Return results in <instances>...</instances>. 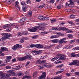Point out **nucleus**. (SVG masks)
Returning <instances> with one entry per match:
<instances>
[{
  "mask_svg": "<svg viewBox=\"0 0 79 79\" xmlns=\"http://www.w3.org/2000/svg\"><path fill=\"white\" fill-rule=\"evenodd\" d=\"M71 56L72 57H76L77 55L75 53L73 52L71 54Z\"/></svg>",
  "mask_w": 79,
  "mask_h": 79,
  "instance_id": "nucleus-20",
  "label": "nucleus"
},
{
  "mask_svg": "<svg viewBox=\"0 0 79 79\" xmlns=\"http://www.w3.org/2000/svg\"><path fill=\"white\" fill-rule=\"evenodd\" d=\"M68 23H69L70 24H73V22L70 21L69 22V21H68Z\"/></svg>",
  "mask_w": 79,
  "mask_h": 79,
  "instance_id": "nucleus-52",
  "label": "nucleus"
},
{
  "mask_svg": "<svg viewBox=\"0 0 79 79\" xmlns=\"http://www.w3.org/2000/svg\"><path fill=\"white\" fill-rule=\"evenodd\" d=\"M76 16L74 15H70V18H75Z\"/></svg>",
  "mask_w": 79,
  "mask_h": 79,
  "instance_id": "nucleus-31",
  "label": "nucleus"
},
{
  "mask_svg": "<svg viewBox=\"0 0 79 79\" xmlns=\"http://www.w3.org/2000/svg\"><path fill=\"white\" fill-rule=\"evenodd\" d=\"M68 36L69 38H73V36L72 35L70 34H68Z\"/></svg>",
  "mask_w": 79,
  "mask_h": 79,
  "instance_id": "nucleus-32",
  "label": "nucleus"
},
{
  "mask_svg": "<svg viewBox=\"0 0 79 79\" xmlns=\"http://www.w3.org/2000/svg\"><path fill=\"white\" fill-rule=\"evenodd\" d=\"M58 56H59V57L58 59L59 60H66V56L60 54H58Z\"/></svg>",
  "mask_w": 79,
  "mask_h": 79,
  "instance_id": "nucleus-2",
  "label": "nucleus"
},
{
  "mask_svg": "<svg viewBox=\"0 0 79 79\" xmlns=\"http://www.w3.org/2000/svg\"><path fill=\"white\" fill-rule=\"evenodd\" d=\"M55 30H60V31H68V29L66 27H60L59 28L58 27H56L54 28Z\"/></svg>",
  "mask_w": 79,
  "mask_h": 79,
  "instance_id": "nucleus-3",
  "label": "nucleus"
},
{
  "mask_svg": "<svg viewBox=\"0 0 79 79\" xmlns=\"http://www.w3.org/2000/svg\"><path fill=\"white\" fill-rule=\"evenodd\" d=\"M66 47L67 49H69V48H72V46H66Z\"/></svg>",
  "mask_w": 79,
  "mask_h": 79,
  "instance_id": "nucleus-33",
  "label": "nucleus"
},
{
  "mask_svg": "<svg viewBox=\"0 0 79 79\" xmlns=\"http://www.w3.org/2000/svg\"><path fill=\"white\" fill-rule=\"evenodd\" d=\"M41 76L45 79V77H46V73L45 72H43Z\"/></svg>",
  "mask_w": 79,
  "mask_h": 79,
  "instance_id": "nucleus-21",
  "label": "nucleus"
},
{
  "mask_svg": "<svg viewBox=\"0 0 79 79\" xmlns=\"http://www.w3.org/2000/svg\"><path fill=\"white\" fill-rule=\"evenodd\" d=\"M66 40V38H63L59 40V44H65L67 43V41H65Z\"/></svg>",
  "mask_w": 79,
  "mask_h": 79,
  "instance_id": "nucleus-4",
  "label": "nucleus"
},
{
  "mask_svg": "<svg viewBox=\"0 0 79 79\" xmlns=\"http://www.w3.org/2000/svg\"><path fill=\"white\" fill-rule=\"evenodd\" d=\"M1 50H0L1 52H3V51H8V49L7 48L5 47H1Z\"/></svg>",
  "mask_w": 79,
  "mask_h": 79,
  "instance_id": "nucleus-12",
  "label": "nucleus"
},
{
  "mask_svg": "<svg viewBox=\"0 0 79 79\" xmlns=\"http://www.w3.org/2000/svg\"><path fill=\"white\" fill-rule=\"evenodd\" d=\"M38 18L39 19L42 20L44 19V17L42 16H38Z\"/></svg>",
  "mask_w": 79,
  "mask_h": 79,
  "instance_id": "nucleus-22",
  "label": "nucleus"
},
{
  "mask_svg": "<svg viewBox=\"0 0 79 79\" xmlns=\"http://www.w3.org/2000/svg\"><path fill=\"white\" fill-rule=\"evenodd\" d=\"M26 19L25 17H23L22 19H20L19 21V23H23L25 21V20Z\"/></svg>",
  "mask_w": 79,
  "mask_h": 79,
  "instance_id": "nucleus-14",
  "label": "nucleus"
},
{
  "mask_svg": "<svg viewBox=\"0 0 79 79\" xmlns=\"http://www.w3.org/2000/svg\"><path fill=\"white\" fill-rule=\"evenodd\" d=\"M22 45H19V44H16L14 47H13L12 48V49L13 50H16L17 49H18V48H21L22 47Z\"/></svg>",
  "mask_w": 79,
  "mask_h": 79,
  "instance_id": "nucleus-6",
  "label": "nucleus"
},
{
  "mask_svg": "<svg viewBox=\"0 0 79 79\" xmlns=\"http://www.w3.org/2000/svg\"><path fill=\"white\" fill-rule=\"evenodd\" d=\"M17 74L18 76H22L24 75V73L22 72H20L17 73Z\"/></svg>",
  "mask_w": 79,
  "mask_h": 79,
  "instance_id": "nucleus-17",
  "label": "nucleus"
},
{
  "mask_svg": "<svg viewBox=\"0 0 79 79\" xmlns=\"http://www.w3.org/2000/svg\"><path fill=\"white\" fill-rule=\"evenodd\" d=\"M46 62V60H43L42 61L40 60H39L37 61V64H43V65H45V63Z\"/></svg>",
  "mask_w": 79,
  "mask_h": 79,
  "instance_id": "nucleus-7",
  "label": "nucleus"
},
{
  "mask_svg": "<svg viewBox=\"0 0 79 79\" xmlns=\"http://www.w3.org/2000/svg\"><path fill=\"white\" fill-rule=\"evenodd\" d=\"M11 56H7V60H10V59H11Z\"/></svg>",
  "mask_w": 79,
  "mask_h": 79,
  "instance_id": "nucleus-39",
  "label": "nucleus"
},
{
  "mask_svg": "<svg viewBox=\"0 0 79 79\" xmlns=\"http://www.w3.org/2000/svg\"><path fill=\"white\" fill-rule=\"evenodd\" d=\"M27 4H29L31 3V1H30V0H28L27 1Z\"/></svg>",
  "mask_w": 79,
  "mask_h": 79,
  "instance_id": "nucleus-51",
  "label": "nucleus"
},
{
  "mask_svg": "<svg viewBox=\"0 0 79 79\" xmlns=\"http://www.w3.org/2000/svg\"><path fill=\"white\" fill-rule=\"evenodd\" d=\"M23 34L24 35H27V31H25L23 32Z\"/></svg>",
  "mask_w": 79,
  "mask_h": 79,
  "instance_id": "nucleus-61",
  "label": "nucleus"
},
{
  "mask_svg": "<svg viewBox=\"0 0 79 79\" xmlns=\"http://www.w3.org/2000/svg\"><path fill=\"white\" fill-rule=\"evenodd\" d=\"M21 4L22 5H23L24 6V5H26V4L24 2H21Z\"/></svg>",
  "mask_w": 79,
  "mask_h": 79,
  "instance_id": "nucleus-44",
  "label": "nucleus"
},
{
  "mask_svg": "<svg viewBox=\"0 0 79 79\" xmlns=\"http://www.w3.org/2000/svg\"><path fill=\"white\" fill-rule=\"evenodd\" d=\"M45 23H42L39 26H36L33 27L32 28L28 29V31H30V32H36V31H37V29H38L39 30L44 29V26H45Z\"/></svg>",
  "mask_w": 79,
  "mask_h": 79,
  "instance_id": "nucleus-1",
  "label": "nucleus"
},
{
  "mask_svg": "<svg viewBox=\"0 0 79 79\" xmlns=\"http://www.w3.org/2000/svg\"><path fill=\"white\" fill-rule=\"evenodd\" d=\"M13 24L11 23L9 25L8 24H6L2 26V27H3L4 28V29H5L6 28H7L8 27H11V26H13Z\"/></svg>",
  "mask_w": 79,
  "mask_h": 79,
  "instance_id": "nucleus-10",
  "label": "nucleus"
},
{
  "mask_svg": "<svg viewBox=\"0 0 79 79\" xmlns=\"http://www.w3.org/2000/svg\"><path fill=\"white\" fill-rule=\"evenodd\" d=\"M45 6H44V5H41L38 7V8H43V7H44Z\"/></svg>",
  "mask_w": 79,
  "mask_h": 79,
  "instance_id": "nucleus-45",
  "label": "nucleus"
},
{
  "mask_svg": "<svg viewBox=\"0 0 79 79\" xmlns=\"http://www.w3.org/2000/svg\"><path fill=\"white\" fill-rule=\"evenodd\" d=\"M60 46L58 45L57 46V47H56V49H58V48H60Z\"/></svg>",
  "mask_w": 79,
  "mask_h": 79,
  "instance_id": "nucleus-49",
  "label": "nucleus"
},
{
  "mask_svg": "<svg viewBox=\"0 0 79 79\" xmlns=\"http://www.w3.org/2000/svg\"><path fill=\"white\" fill-rule=\"evenodd\" d=\"M25 78H26V79H29L31 78V76H26L25 77Z\"/></svg>",
  "mask_w": 79,
  "mask_h": 79,
  "instance_id": "nucleus-46",
  "label": "nucleus"
},
{
  "mask_svg": "<svg viewBox=\"0 0 79 79\" xmlns=\"http://www.w3.org/2000/svg\"><path fill=\"white\" fill-rule=\"evenodd\" d=\"M27 58L29 59V60H31L32 59V56L29 55L27 57Z\"/></svg>",
  "mask_w": 79,
  "mask_h": 79,
  "instance_id": "nucleus-37",
  "label": "nucleus"
},
{
  "mask_svg": "<svg viewBox=\"0 0 79 79\" xmlns=\"http://www.w3.org/2000/svg\"><path fill=\"white\" fill-rule=\"evenodd\" d=\"M63 71H59L58 72H56V74H60V73H63Z\"/></svg>",
  "mask_w": 79,
  "mask_h": 79,
  "instance_id": "nucleus-36",
  "label": "nucleus"
},
{
  "mask_svg": "<svg viewBox=\"0 0 79 79\" xmlns=\"http://www.w3.org/2000/svg\"><path fill=\"white\" fill-rule=\"evenodd\" d=\"M72 5H73V4H71L70 3L69 4H68V6H70V8H71V6Z\"/></svg>",
  "mask_w": 79,
  "mask_h": 79,
  "instance_id": "nucleus-59",
  "label": "nucleus"
},
{
  "mask_svg": "<svg viewBox=\"0 0 79 79\" xmlns=\"http://www.w3.org/2000/svg\"><path fill=\"white\" fill-rule=\"evenodd\" d=\"M29 47H31V48H32L33 47H35V45L31 44V45H30L29 46Z\"/></svg>",
  "mask_w": 79,
  "mask_h": 79,
  "instance_id": "nucleus-48",
  "label": "nucleus"
},
{
  "mask_svg": "<svg viewBox=\"0 0 79 79\" xmlns=\"http://www.w3.org/2000/svg\"><path fill=\"white\" fill-rule=\"evenodd\" d=\"M43 47L44 46H43V45L40 44H39L38 48H43Z\"/></svg>",
  "mask_w": 79,
  "mask_h": 79,
  "instance_id": "nucleus-43",
  "label": "nucleus"
},
{
  "mask_svg": "<svg viewBox=\"0 0 79 79\" xmlns=\"http://www.w3.org/2000/svg\"><path fill=\"white\" fill-rule=\"evenodd\" d=\"M74 64V65H75V66H79V63L77 60H75L73 61L72 63H70L69 64V65H70L71 66Z\"/></svg>",
  "mask_w": 79,
  "mask_h": 79,
  "instance_id": "nucleus-5",
  "label": "nucleus"
},
{
  "mask_svg": "<svg viewBox=\"0 0 79 79\" xmlns=\"http://www.w3.org/2000/svg\"><path fill=\"white\" fill-rule=\"evenodd\" d=\"M2 35L5 37H11V36H12V34H10L8 35V33H2Z\"/></svg>",
  "mask_w": 79,
  "mask_h": 79,
  "instance_id": "nucleus-8",
  "label": "nucleus"
},
{
  "mask_svg": "<svg viewBox=\"0 0 79 79\" xmlns=\"http://www.w3.org/2000/svg\"><path fill=\"white\" fill-rule=\"evenodd\" d=\"M41 34H47V33L45 31H44V32H42L41 33Z\"/></svg>",
  "mask_w": 79,
  "mask_h": 79,
  "instance_id": "nucleus-55",
  "label": "nucleus"
},
{
  "mask_svg": "<svg viewBox=\"0 0 79 79\" xmlns=\"http://www.w3.org/2000/svg\"><path fill=\"white\" fill-rule=\"evenodd\" d=\"M27 8V6H24L22 7V10L23 11H26V9Z\"/></svg>",
  "mask_w": 79,
  "mask_h": 79,
  "instance_id": "nucleus-16",
  "label": "nucleus"
},
{
  "mask_svg": "<svg viewBox=\"0 0 79 79\" xmlns=\"http://www.w3.org/2000/svg\"><path fill=\"white\" fill-rule=\"evenodd\" d=\"M49 17H45L43 19H44L45 21H48V20L49 19Z\"/></svg>",
  "mask_w": 79,
  "mask_h": 79,
  "instance_id": "nucleus-28",
  "label": "nucleus"
},
{
  "mask_svg": "<svg viewBox=\"0 0 79 79\" xmlns=\"http://www.w3.org/2000/svg\"><path fill=\"white\" fill-rule=\"evenodd\" d=\"M76 48L77 49V50H79V47H76Z\"/></svg>",
  "mask_w": 79,
  "mask_h": 79,
  "instance_id": "nucleus-63",
  "label": "nucleus"
},
{
  "mask_svg": "<svg viewBox=\"0 0 79 79\" xmlns=\"http://www.w3.org/2000/svg\"><path fill=\"white\" fill-rule=\"evenodd\" d=\"M52 41L53 43H57V42H59V40H52Z\"/></svg>",
  "mask_w": 79,
  "mask_h": 79,
  "instance_id": "nucleus-24",
  "label": "nucleus"
},
{
  "mask_svg": "<svg viewBox=\"0 0 79 79\" xmlns=\"http://www.w3.org/2000/svg\"><path fill=\"white\" fill-rule=\"evenodd\" d=\"M75 74L76 75H77V76H79V72H77L75 73Z\"/></svg>",
  "mask_w": 79,
  "mask_h": 79,
  "instance_id": "nucleus-53",
  "label": "nucleus"
},
{
  "mask_svg": "<svg viewBox=\"0 0 79 79\" xmlns=\"http://www.w3.org/2000/svg\"><path fill=\"white\" fill-rule=\"evenodd\" d=\"M38 73L37 72H35L33 73V77H36L37 76V74Z\"/></svg>",
  "mask_w": 79,
  "mask_h": 79,
  "instance_id": "nucleus-18",
  "label": "nucleus"
},
{
  "mask_svg": "<svg viewBox=\"0 0 79 79\" xmlns=\"http://www.w3.org/2000/svg\"><path fill=\"white\" fill-rule=\"evenodd\" d=\"M37 37V36L35 35V36H32L31 38L33 39H36Z\"/></svg>",
  "mask_w": 79,
  "mask_h": 79,
  "instance_id": "nucleus-42",
  "label": "nucleus"
},
{
  "mask_svg": "<svg viewBox=\"0 0 79 79\" xmlns=\"http://www.w3.org/2000/svg\"><path fill=\"white\" fill-rule=\"evenodd\" d=\"M51 23H55L56 21V19H52L51 20Z\"/></svg>",
  "mask_w": 79,
  "mask_h": 79,
  "instance_id": "nucleus-30",
  "label": "nucleus"
},
{
  "mask_svg": "<svg viewBox=\"0 0 79 79\" xmlns=\"http://www.w3.org/2000/svg\"><path fill=\"white\" fill-rule=\"evenodd\" d=\"M16 62V59L14 58L12 60V63H14V62Z\"/></svg>",
  "mask_w": 79,
  "mask_h": 79,
  "instance_id": "nucleus-40",
  "label": "nucleus"
},
{
  "mask_svg": "<svg viewBox=\"0 0 79 79\" xmlns=\"http://www.w3.org/2000/svg\"><path fill=\"white\" fill-rule=\"evenodd\" d=\"M58 54H57L56 55V57L54 58L55 60H57V59H58V58H59V56H58Z\"/></svg>",
  "mask_w": 79,
  "mask_h": 79,
  "instance_id": "nucleus-41",
  "label": "nucleus"
},
{
  "mask_svg": "<svg viewBox=\"0 0 79 79\" xmlns=\"http://www.w3.org/2000/svg\"><path fill=\"white\" fill-rule=\"evenodd\" d=\"M75 42V40H71L70 42V43L71 44H73V42Z\"/></svg>",
  "mask_w": 79,
  "mask_h": 79,
  "instance_id": "nucleus-54",
  "label": "nucleus"
},
{
  "mask_svg": "<svg viewBox=\"0 0 79 79\" xmlns=\"http://www.w3.org/2000/svg\"><path fill=\"white\" fill-rule=\"evenodd\" d=\"M61 79V77H56L52 78V79Z\"/></svg>",
  "mask_w": 79,
  "mask_h": 79,
  "instance_id": "nucleus-34",
  "label": "nucleus"
},
{
  "mask_svg": "<svg viewBox=\"0 0 79 79\" xmlns=\"http://www.w3.org/2000/svg\"><path fill=\"white\" fill-rule=\"evenodd\" d=\"M2 52L1 50H0V56H4V55H5V54L3 53L2 52Z\"/></svg>",
  "mask_w": 79,
  "mask_h": 79,
  "instance_id": "nucleus-35",
  "label": "nucleus"
},
{
  "mask_svg": "<svg viewBox=\"0 0 79 79\" xmlns=\"http://www.w3.org/2000/svg\"><path fill=\"white\" fill-rule=\"evenodd\" d=\"M26 56H24L23 57H19L17 58V60H19V61H23V60H26Z\"/></svg>",
  "mask_w": 79,
  "mask_h": 79,
  "instance_id": "nucleus-11",
  "label": "nucleus"
},
{
  "mask_svg": "<svg viewBox=\"0 0 79 79\" xmlns=\"http://www.w3.org/2000/svg\"><path fill=\"white\" fill-rule=\"evenodd\" d=\"M18 4H19V2L16 1L15 2V6L18 8L19 10H20V7L18 6Z\"/></svg>",
  "mask_w": 79,
  "mask_h": 79,
  "instance_id": "nucleus-13",
  "label": "nucleus"
},
{
  "mask_svg": "<svg viewBox=\"0 0 79 79\" xmlns=\"http://www.w3.org/2000/svg\"><path fill=\"white\" fill-rule=\"evenodd\" d=\"M10 76H17L16 74L15 73L12 72L11 71H10Z\"/></svg>",
  "mask_w": 79,
  "mask_h": 79,
  "instance_id": "nucleus-15",
  "label": "nucleus"
},
{
  "mask_svg": "<svg viewBox=\"0 0 79 79\" xmlns=\"http://www.w3.org/2000/svg\"><path fill=\"white\" fill-rule=\"evenodd\" d=\"M69 2H70V3L72 5H74V1L73 0H70L69 1Z\"/></svg>",
  "mask_w": 79,
  "mask_h": 79,
  "instance_id": "nucleus-23",
  "label": "nucleus"
},
{
  "mask_svg": "<svg viewBox=\"0 0 79 79\" xmlns=\"http://www.w3.org/2000/svg\"><path fill=\"white\" fill-rule=\"evenodd\" d=\"M64 66V65L63 64H61L58 65H57V66H56V68H59L62 67V66Z\"/></svg>",
  "mask_w": 79,
  "mask_h": 79,
  "instance_id": "nucleus-25",
  "label": "nucleus"
},
{
  "mask_svg": "<svg viewBox=\"0 0 79 79\" xmlns=\"http://www.w3.org/2000/svg\"><path fill=\"white\" fill-rule=\"evenodd\" d=\"M10 38L9 37H2L1 38V40H6V39H9Z\"/></svg>",
  "mask_w": 79,
  "mask_h": 79,
  "instance_id": "nucleus-29",
  "label": "nucleus"
},
{
  "mask_svg": "<svg viewBox=\"0 0 79 79\" xmlns=\"http://www.w3.org/2000/svg\"><path fill=\"white\" fill-rule=\"evenodd\" d=\"M5 77L6 76V77H10L11 76V74L10 73V72L8 73H7L5 75Z\"/></svg>",
  "mask_w": 79,
  "mask_h": 79,
  "instance_id": "nucleus-19",
  "label": "nucleus"
},
{
  "mask_svg": "<svg viewBox=\"0 0 79 79\" xmlns=\"http://www.w3.org/2000/svg\"><path fill=\"white\" fill-rule=\"evenodd\" d=\"M0 76L1 77H5V75L3 74V73L0 72Z\"/></svg>",
  "mask_w": 79,
  "mask_h": 79,
  "instance_id": "nucleus-27",
  "label": "nucleus"
},
{
  "mask_svg": "<svg viewBox=\"0 0 79 79\" xmlns=\"http://www.w3.org/2000/svg\"><path fill=\"white\" fill-rule=\"evenodd\" d=\"M63 33H57V35H61V34H62Z\"/></svg>",
  "mask_w": 79,
  "mask_h": 79,
  "instance_id": "nucleus-58",
  "label": "nucleus"
},
{
  "mask_svg": "<svg viewBox=\"0 0 79 79\" xmlns=\"http://www.w3.org/2000/svg\"><path fill=\"white\" fill-rule=\"evenodd\" d=\"M5 68L7 69H10L11 68V67L10 66H6L5 67Z\"/></svg>",
  "mask_w": 79,
  "mask_h": 79,
  "instance_id": "nucleus-26",
  "label": "nucleus"
},
{
  "mask_svg": "<svg viewBox=\"0 0 79 79\" xmlns=\"http://www.w3.org/2000/svg\"><path fill=\"white\" fill-rule=\"evenodd\" d=\"M18 35L19 36H21V35H23V34L21 33H18Z\"/></svg>",
  "mask_w": 79,
  "mask_h": 79,
  "instance_id": "nucleus-57",
  "label": "nucleus"
},
{
  "mask_svg": "<svg viewBox=\"0 0 79 79\" xmlns=\"http://www.w3.org/2000/svg\"><path fill=\"white\" fill-rule=\"evenodd\" d=\"M39 44H36L35 45V47H36V48H39Z\"/></svg>",
  "mask_w": 79,
  "mask_h": 79,
  "instance_id": "nucleus-56",
  "label": "nucleus"
},
{
  "mask_svg": "<svg viewBox=\"0 0 79 79\" xmlns=\"http://www.w3.org/2000/svg\"><path fill=\"white\" fill-rule=\"evenodd\" d=\"M32 52H33V53H35V55H39V54H40V53H41L42 51L41 50H40L38 51H32Z\"/></svg>",
  "mask_w": 79,
  "mask_h": 79,
  "instance_id": "nucleus-9",
  "label": "nucleus"
},
{
  "mask_svg": "<svg viewBox=\"0 0 79 79\" xmlns=\"http://www.w3.org/2000/svg\"><path fill=\"white\" fill-rule=\"evenodd\" d=\"M28 15H32V11L30 10L28 11Z\"/></svg>",
  "mask_w": 79,
  "mask_h": 79,
  "instance_id": "nucleus-38",
  "label": "nucleus"
},
{
  "mask_svg": "<svg viewBox=\"0 0 79 79\" xmlns=\"http://www.w3.org/2000/svg\"><path fill=\"white\" fill-rule=\"evenodd\" d=\"M54 2H55V1H53V0H51L49 1V2L50 3H52V4H53V3H54Z\"/></svg>",
  "mask_w": 79,
  "mask_h": 79,
  "instance_id": "nucleus-47",
  "label": "nucleus"
},
{
  "mask_svg": "<svg viewBox=\"0 0 79 79\" xmlns=\"http://www.w3.org/2000/svg\"><path fill=\"white\" fill-rule=\"evenodd\" d=\"M61 8V5H58L57 6V8L58 9H60V8Z\"/></svg>",
  "mask_w": 79,
  "mask_h": 79,
  "instance_id": "nucleus-50",
  "label": "nucleus"
},
{
  "mask_svg": "<svg viewBox=\"0 0 79 79\" xmlns=\"http://www.w3.org/2000/svg\"><path fill=\"white\" fill-rule=\"evenodd\" d=\"M20 42L21 43H23V42H24V40L23 39L21 40Z\"/></svg>",
  "mask_w": 79,
  "mask_h": 79,
  "instance_id": "nucleus-60",
  "label": "nucleus"
},
{
  "mask_svg": "<svg viewBox=\"0 0 79 79\" xmlns=\"http://www.w3.org/2000/svg\"><path fill=\"white\" fill-rule=\"evenodd\" d=\"M76 22H79V19L75 20Z\"/></svg>",
  "mask_w": 79,
  "mask_h": 79,
  "instance_id": "nucleus-64",
  "label": "nucleus"
},
{
  "mask_svg": "<svg viewBox=\"0 0 79 79\" xmlns=\"http://www.w3.org/2000/svg\"><path fill=\"white\" fill-rule=\"evenodd\" d=\"M24 39V40H28V38L27 37H23Z\"/></svg>",
  "mask_w": 79,
  "mask_h": 79,
  "instance_id": "nucleus-62",
  "label": "nucleus"
}]
</instances>
